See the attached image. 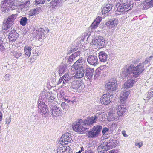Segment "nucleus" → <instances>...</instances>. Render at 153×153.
I'll return each mask as SVG.
<instances>
[{"instance_id":"nucleus-1","label":"nucleus","mask_w":153,"mask_h":153,"mask_svg":"<svg viewBox=\"0 0 153 153\" xmlns=\"http://www.w3.org/2000/svg\"><path fill=\"white\" fill-rule=\"evenodd\" d=\"M144 70L143 65L139 63L135 66L133 64L127 65L122 69L121 75L123 77L128 76L130 78H135L137 77Z\"/></svg>"},{"instance_id":"nucleus-2","label":"nucleus","mask_w":153,"mask_h":153,"mask_svg":"<svg viewBox=\"0 0 153 153\" xmlns=\"http://www.w3.org/2000/svg\"><path fill=\"white\" fill-rule=\"evenodd\" d=\"M97 119V116L94 115L91 117H88L87 119L84 120L80 119L76 123L75 125L73 126V129L75 131L80 132L82 133L88 128L86 127V126L89 127L92 125L96 122Z\"/></svg>"},{"instance_id":"nucleus-3","label":"nucleus","mask_w":153,"mask_h":153,"mask_svg":"<svg viewBox=\"0 0 153 153\" xmlns=\"http://www.w3.org/2000/svg\"><path fill=\"white\" fill-rule=\"evenodd\" d=\"M119 143V140L117 138H111L108 141L105 142L104 145L98 146L99 152L100 153H104L107 150L116 147Z\"/></svg>"},{"instance_id":"nucleus-4","label":"nucleus","mask_w":153,"mask_h":153,"mask_svg":"<svg viewBox=\"0 0 153 153\" xmlns=\"http://www.w3.org/2000/svg\"><path fill=\"white\" fill-rule=\"evenodd\" d=\"M83 65L82 59L81 58L72 66V70L74 71L75 76L78 78H81L84 76L85 71L83 68Z\"/></svg>"},{"instance_id":"nucleus-5","label":"nucleus","mask_w":153,"mask_h":153,"mask_svg":"<svg viewBox=\"0 0 153 153\" xmlns=\"http://www.w3.org/2000/svg\"><path fill=\"white\" fill-rule=\"evenodd\" d=\"M17 16L16 14H13L9 16L3 22L4 26L3 29L4 30H7L11 27L14 24L15 20Z\"/></svg>"},{"instance_id":"nucleus-6","label":"nucleus","mask_w":153,"mask_h":153,"mask_svg":"<svg viewBox=\"0 0 153 153\" xmlns=\"http://www.w3.org/2000/svg\"><path fill=\"white\" fill-rule=\"evenodd\" d=\"M1 5V10L4 13L7 12L9 10H13L15 9V6L13 1L10 0H4Z\"/></svg>"},{"instance_id":"nucleus-7","label":"nucleus","mask_w":153,"mask_h":153,"mask_svg":"<svg viewBox=\"0 0 153 153\" xmlns=\"http://www.w3.org/2000/svg\"><path fill=\"white\" fill-rule=\"evenodd\" d=\"M1 5V10L4 13L7 12L9 10H13L15 9V6L13 1L10 0H4Z\"/></svg>"},{"instance_id":"nucleus-8","label":"nucleus","mask_w":153,"mask_h":153,"mask_svg":"<svg viewBox=\"0 0 153 153\" xmlns=\"http://www.w3.org/2000/svg\"><path fill=\"white\" fill-rule=\"evenodd\" d=\"M102 128V126L100 125L93 127L92 129H90L88 132V137L93 138L97 137L99 135Z\"/></svg>"},{"instance_id":"nucleus-9","label":"nucleus","mask_w":153,"mask_h":153,"mask_svg":"<svg viewBox=\"0 0 153 153\" xmlns=\"http://www.w3.org/2000/svg\"><path fill=\"white\" fill-rule=\"evenodd\" d=\"M106 90L109 91H112L117 90V81L114 78L110 79L105 85Z\"/></svg>"},{"instance_id":"nucleus-10","label":"nucleus","mask_w":153,"mask_h":153,"mask_svg":"<svg viewBox=\"0 0 153 153\" xmlns=\"http://www.w3.org/2000/svg\"><path fill=\"white\" fill-rule=\"evenodd\" d=\"M133 6V1H131L129 3L128 2L120 4L117 7V10L121 12H125L130 10Z\"/></svg>"},{"instance_id":"nucleus-11","label":"nucleus","mask_w":153,"mask_h":153,"mask_svg":"<svg viewBox=\"0 0 153 153\" xmlns=\"http://www.w3.org/2000/svg\"><path fill=\"white\" fill-rule=\"evenodd\" d=\"M93 45L97 46L98 48H101L105 46V42L104 39L102 36H99L94 38L92 40Z\"/></svg>"},{"instance_id":"nucleus-12","label":"nucleus","mask_w":153,"mask_h":153,"mask_svg":"<svg viewBox=\"0 0 153 153\" xmlns=\"http://www.w3.org/2000/svg\"><path fill=\"white\" fill-rule=\"evenodd\" d=\"M72 140L71 134L67 133L62 135L60 139V143L62 145L68 144Z\"/></svg>"},{"instance_id":"nucleus-13","label":"nucleus","mask_w":153,"mask_h":153,"mask_svg":"<svg viewBox=\"0 0 153 153\" xmlns=\"http://www.w3.org/2000/svg\"><path fill=\"white\" fill-rule=\"evenodd\" d=\"M71 85L70 88L75 92L81 91L83 86L82 83L78 81H73Z\"/></svg>"},{"instance_id":"nucleus-14","label":"nucleus","mask_w":153,"mask_h":153,"mask_svg":"<svg viewBox=\"0 0 153 153\" xmlns=\"http://www.w3.org/2000/svg\"><path fill=\"white\" fill-rule=\"evenodd\" d=\"M38 108L40 113L42 115H45L49 112L47 106L44 102H40L38 104Z\"/></svg>"},{"instance_id":"nucleus-15","label":"nucleus","mask_w":153,"mask_h":153,"mask_svg":"<svg viewBox=\"0 0 153 153\" xmlns=\"http://www.w3.org/2000/svg\"><path fill=\"white\" fill-rule=\"evenodd\" d=\"M87 61L89 64L94 66L98 64V59L97 55H89L87 59Z\"/></svg>"},{"instance_id":"nucleus-16","label":"nucleus","mask_w":153,"mask_h":153,"mask_svg":"<svg viewBox=\"0 0 153 153\" xmlns=\"http://www.w3.org/2000/svg\"><path fill=\"white\" fill-rule=\"evenodd\" d=\"M51 108L50 111L53 117H54L60 115L61 111L59 107L54 105L51 106Z\"/></svg>"},{"instance_id":"nucleus-17","label":"nucleus","mask_w":153,"mask_h":153,"mask_svg":"<svg viewBox=\"0 0 153 153\" xmlns=\"http://www.w3.org/2000/svg\"><path fill=\"white\" fill-rule=\"evenodd\" d=\"M54 98V95L51 92H48L46 94L43 95L41 97L42 100L48 101V102H52Z\"/></svg>"},{"instance_id":"nucleus-18","label":"nucleus","mask_w":153,"mask_h":153,"mask_svg":"<svg viewBox=\"0 0 153 153\" xmlns=\"http://www.w3.org/2000/svg\"><path fill=\"white\" fill-rule=\"evenodd\" d=\"M62 1L61 0H52L50 3V11L52 12L54 11L57 7H59V3Z\"/></svg>"},{"instance_id":"nucleus-19","label":"nucleus","mask_w":153,"mask_h":153,"mask_svg":"<svg viewBox=\"0 0 153 153\" xmlns=\"http://www.w3.org/2000/svg\"><path fill=\"white\" fill-rule=\"evenodd\" d=\"M110 95L107 94H103L100 99V102L101 104L104 105H108L111 102Z\"/></svg>"},{"instance_id":"nucleus-20","label":"nucleus","mask_w":153,"mask_h":153,"mask_svg":"<svg viewBox=\"0 0 153 153\" xmlns=\"http://www.w3.org/2000/svg\"><path fill=\"white\" fill-rule=\"evenodd\" d=\"M57 153H71V150L69 146L62 145L57 149Z\"/></svg>"},{"instance_id":"nucleus-21","label":"nucleus","mask_w":153,"mask_h":153,"mask_svg":"<svg viewBox=\"0 0 153 153\" xmlns=\"http://www.w3.org/2000/svg\"><path fill=\"white\" fill-rule=\"evenodd\" d=\"M19 36V34L16 30L13 29L9 33L8 38L10 41L14 42L17 39Z\"/></svg>"},{"instance_id":"nucleus-22","label":"nucleus","mask_w":153,"mask_h":153,"mask_svg":"<svg viewBox=\"0 0 153 153\" xmlns=\"http://www.w3.org/2000/svg\"><path fill=\"white\" fill-rule=\"evenodd\" d=\"M98 57L100 61L105 62L107 60L108 55L104 51H101L98 53Z\"/></svg>"},{"instance_id":"nucleus-23","label":"nucleus","mask_w":153,"mask_h":153,"mask_svg":"<svg viewBox=\"0 0 153 153\" xmlns=\"http://www.w3.org/2000/svg\"><path fill=\"white\" fill-rule=\"evenodd\" d=\"M45 30L43 28H40L35 32V37L37 39H41L45 37Z\"/></svg>"},{"instance_id":"nucleus-24","label":"nucleus","mask_w":153,"mask_h":153,"mask_svg":"<svg viewBox=\"0 0 153 153\" xmlns=\"http://www.w3.org/2000/svg\"><path fill=\"white\" fill-rule=\"evenodd\" d=\"M67 65L66 64H62L57 68L59 75L61 76L66 71Z\"/></svg>"},{"instance_id":"nucleus-25","label":"nucleus","mask_w":153,"mask_h":153,"mask_svg":"<svg viewBox=\"0 0 153 153\" xmlns=\"http://www.w3.org/2000/svg\"><path fill=\"white\" fill-rule=\"evenodd\" d=\"M119 115L117 113L109 112L108 114V119L109 121L114 120L117 121L119 119Z\"/></svg>"},{"instance_id":"nucleus-26","label":"nucleus","mask_w":153,"mask_h":153,"mask_svg":"<svg viewBox=\"0 0 153 153\" xmlns=\"http://www.w3.org/2000/svg\"><path fill=\"white\" fill-rule=\"evenodd\" d=\"M94 68H90L89 67H87L85 69V76L89 79H91L94 75Z\"/></svg>"},{"instance_id":"nucleus-27","label":"nucleus","mask_w":153,"mask_h":153,"mask_svg":"<svg viewBox=\"0 0 153 153\" xmlns=\"http://www.w3.org/2000/svg\"><path fill=\"white\" fill-rule=\"evenodd\" d=\"M130 93V90L127 89L125 90L124 91L121 93L120 97V101L121 102H123L128 98L129 94Z\"/></svg>"},{"instance_id":"nucleus-28","label":"nucleus","mask_w":153,"mask_h":153,"mask_svg":"<svg viewBox=\"0 0 153 153\" xmlns=\"http://www.w3.org/2000/svg\"><path fill=\"white\" fill-rule=\"evenodd\" d=\"M144 4L143 7V9L144 10H147L153 7V0H145L143 2Z\"/></svg>"},{"instance_id":"nucleus-29","label":"nucleus","mask_w":153,"mask_h":153,"mask_svg":"<svg viewBox=\"0 0 153 153\" xmlns=\"http://www.w3.org/2000/svg\"><path fill=\"white\" fill-rule=\"evenodd\" d=\"M102 18L100 17H98L92 23L90 26L91 28L92 29H95L98 26L100 22L102 20Z\"/></svg>"},{"instance_id":"nucleus-30","label":"nucleus","mask_w":153,"mask_h":153,"mask_svg":"<svg viewBox=\"0 0 153 153\" xmlns=\"http://www.w3.org/2000/svg\"><path fill=\"white\" fill-rule=\"evenodd\" d=\"M118 23V20L117 19L111 20L107 23L108 26H109V28H114L116 26Z\"/></svg>"},{"instance_id":"nucleus-31","label":"nucleus","mask_w":153,"mask_h":153,"mask_svg":"<svg viewBox=\"0 0 153 153\" xmlns=\"http://www.w3.org/2000/svg\"><path fill=\"white\" fill-rule=\"evenodd\" d=\"M104 67L103 66H101L97 68L95 71L94 79H97L100 76L101 71L104 69Z\"/></svg>"},{"instance_id":"nucleus-32","label":"nucleus","mask_w":153,"mask_h":153,"mask_svg":"<svg viewBox=\"0 0 153 153\" xmlns=\"http://www.w3.org/2000/svg\"><path fill=\"white\" fill-rule=\"evenodd\" d=\"M112 5L110 4H107L102 10V14H105L108 12L112 9Z\"/></svg>"},{"instance_id":"nucleus-33","label":"nucleus","mask_w":153,"mask_h":153,"mask_svg":"<svg viewBox=\"0 0 153 153\" xmlns=\"http://www.w3.org/2000/svg\"><path fill=\"white\" fill-rule=\"evenodd\" d=\"M135 81L134 79H129L124 84V86L125 88L128 89V88H131L135 83Z\"/></svg>"},{"instance_id":"nucleus-34","label":"nucleus","mask_w":153,"mask_h":153,"mask_svg":"<svg viewBox=\"0 0 153 153\" xmlns=\"http://www.w3.org/2000/svg\"><path fill=\"white\" fill-rule=\"evenodd\" d=\"M126 109L122 106H119L117 108V113L119 116H121L126 112Z\"/></svg>"},{"instance_id":"nucleus-35","label":"nucleus","mask_w":153,"mask_h":153,"mask_svg":"<svg viewBox=\"0 0 153 153\" xmlns=\"http://www.w3.org/2000/svg\"><path fill=\"white\" fill-rule=\"evenodd\" d=\"M32 47L30 46H25L24 47V52L25 54L28 56L30 57L31 55V51Z\"/></svg>"},{"instance_id":"nucleus-36","label":"nucleus","mask_w":153,"mask_h":153,"mask_svg":"<svg viewBox=\"0 0 153 153\" xmlns=\"http://www.w3.org/2000/svg\"><path fill=\"white\" fill-rule=\"evenodd\" d=\"M38 53L39 52L36 51L33 52V54L30 59V60H32V62H34L37 59V56L39 55Z\"/></svg>"},{"instance_id":"nucleus-37","label":"nucleus","mask_w":153,"mask_h":153,"mask_svg":"<svg viewBox=\"0 0 153 153\" xmlns=\"http://www.w3.org/2000/svg\"><path fill=\"white\" fill-rule=\"evenodd\" d=\"M30 1H27L25 2H22L20 5V8L22 9L23 8H26L30 4Z\"/></svg>"},{"instance_id":"nucleus-38","label":"nucleus","mask_w":153,"mask_h":153,"mask_svg":"<svg viewBox=\"0 0 153 153\" xmlns=\"http://www.w3.org/2000/svg\"><path fill=\"white\" fill-rule=\"evenodd\" d=\"M27 21V18L26 17H22L20 21V23L22 26H25V25Z\"/></svg>"},{"instance_id":"nucleus-39","label":"nucleus","mask_w":153,"mask_h":153,"mask_svg":"<svg viewBox=\"0 0 153 153\" xmlns=\"http://www.w3.org/2000/svg\"><path fill=\"white\" fill-rule=\"evenodd\" d=\"M13 54L15 58L18 59L22 56V53L20 52L14 51Z\"/></svg>"},{"instance_id":"nucleus-40","label":"nucleus","mask_w":153,"mask_h":153,"mask_svg":"<svg viewBox=\"0 0 153 153\" xmlns=\"http://www.w3.org/2000/svg\"><path fill=\"white\" fill-rule=\"evenodd\" d=\"M65 97V93L62 91H61L58 94V97L61 100L63 99Z\"/></svg>"},{"instance_id":"nucleus-41","label":"nucleus","mask_w":153,"mask_h":153,"mask_svg":"<svg viewBox=\"0 0 153 153\" xmlns=\"http://www.w3.org/2000/svg\"><path fill=\"white\" fill-rule=\"evenodd\" d=\"M77 47H78L77 45L76 46L73 45L72 46V48L68 50V53H71L77 50L78 49Z\"/></svg>"},{"instance_id":"nucleus-42","label":"nucleus","mask_w":153,"mask_h":153,"mask_svg":"<svg viewBox=\"0 0 153 153\" xmlns=\"http://www.w3.org/2000/svg\"><path fill=\"white\" fill-rule=\"evenodd\" d=\"M3 41L0 39V51H4L5 50V49L3 46Z\"/></svg>"},{"instance_id":"nucleus-43","label":"nucleus","mask_w":153,"mask_h":153,"mask_svg":"<svg viewBox=\"0 0 153 153\" xmlns=\"http://www.w3.org/2000/svg\"><path fill=\"white\" fill-rule=\"evenodd\" d=\"M84 39H79L77 42L76 45L79 47H81L82 45L83 44Z\"/></svg>"},{"instance_id":"nucleus-44","label":"nucleus","mask_w":153,"mask_h":153,"mask_svg":"<svg viewBox=\"0 0 153 153\" xmlns=\"http://www.w3.org/2000/svg\"><path fill=\"white\" fill-rule=\"evenodd\" d=\"M152 57L150 56L148 58H146L144 61L143 62V63H140L141 64H142L143 65L144 67V65L148 64L150 62V60L151 59Z\"/></svg>"},{"instance_id":"nucleus-45","label":"nucleus","mask_w":153,"mask_h":153,"mask_svg":"<svg viewBox=\"0 0 153 153\" xmlns=\"http://www.w3.org/2000/svg\"><path fill=\"white\" fill-rule=\"evenodd\" d=\"M75 58L73 56L71 55L68 58V62L69 64L71 63L75 59Z\"/></svg>"},{"instance_id":"nucleus-46","label":"nucleus","mask_w":153,"mask_h":153,"mask_svg":"<svg viewBox=\"0 0 153 153\" xmlns=\"http://www.w3.org/2000/svg\"><path fill=\"white\" fill-rule=\"evenodd\" d=\"M67 104L64 102H62L61 104V106L63 109L66 110L68 108Z\"/></svg>"},{"instance_id":"nucleus-47","label":"nucleus","mask_w":153,"mask_h":153,"mask_svg":"<svg viewBox=\"0 0 153 153\" xmlns=\"http://www.w3.org/2000/svg\"><path fill=\"white\" fill-rule=\"evenodd\" d=\"M11 75L9 74H6L4 76L5 80L6 81L9 80L10 79Z\"/></svg>"},{"instance_id":"nucleus-48","label":"nucleus","mask_w":153,"mask_h":153,"mask_svg":"<svg viewBox=\"0 0 153 153\" xmlns=\"http://www.w3.org/2000/svg\"><path fill=\"white\" fill-rule=\"evenodd\" d=\"M80 53V51H77L74 53L72 55L75 58H76V57L78 56L79 55Z\"/></svg>"},{"instance_id":"nucleus-49","label":"nucleus","mask_w":153,"mask_h":153,"mask_svg":"<svg viewBox=\"0 0 153 153\" xmlns=\"http://www.w3.org/2000/svg\"><path fill=\"white\" fill-rule=\"evenodd\" d=\"M11 121V118L10 117H7L6 119V124L7 125L9 124Z\"/></svg>"},{"instance_id":"nucleus-50","label":"nucleus","mask_w":153,"mask_h":153,"mask_svg":"<svg viewBox=\"0 0 153 153\" xmlns=\"http://www.w3.org/2000/svg\"><path fill=\"white\" fill-rule=\"evenodd\" d=\"M36 4H43L45 1V0H36Z\"/></svg>"},{"instance_id":"nucleus-51","label":"nucleus","mask_w":153,"mask_h":153,"mask_svg":"<svg viewBox=\"0 0 153 153\" xmlns=\"http://www.w3.org/2000/svg\"><path fill=\"white\" fill-rule=\"evenodd\" d=\"M148 96L147 98H148V99H150L152 97H153V91L151 92H149Z\"/></svg>"},{"instance_id":"nucleus-52","label":"nucleus","mask_w":153,"mask_h":153,"mask_svg":"<svg viewBox=\"0 0 153 153\" xmlns=\"http://www.w3.org/2000/svg\"><path fill=\"white\" fill-rule=\"evenodd\" d=\"M71 98L69 97H68L65 96V97L63 98L64 100L67 102H69L71 101Z\"/></svg>"},{"instance_id":"nucleus-53","label":"nucleus","mask_w":153,"mask_h":153,"mask_svg":"<svg viewBox=\"0 0 153 153\" xmlns=\"http://www.w3.org/2000/svg\"><path fill=\"white\" fill-rule=\"evenodd\" d=\"M64 75L65 76V77L64 79H66L67 80V82H68L69 80L71 79V77H69L68 75L67 74H65Z\"/></svg>"},{"instance_id":"nucleus-54","label":"nucleus","mask_w":153,"mask_h":153,"mask_svg":"<svg viewBox=\"0 0 153 153\" xmlns=\"http://www.w3.org/2000/svg\"><path fill=\"white\" fill-rule=\"evenodd\" d=\"M109 130V129L106 128V127H105L103 129L102 131V133L103 134H105L108 131V130Z\"/></svg>"},{"instance_id":"nucleus-55","label":"nucleus","mask_w":153,"mask_h":153,"mask_svg":"<svg viewBox=\"0 0 153 153\" xmlns=\"http://www.w3.org/2000/svg\"><path fill=\"white\" fill-rule=\"evenodd\" d=\"M65 75L63 76L62 77H61L58 81V84H59L63 80V79L64 78Z\"/></svg>"},{"instance_id":"nucleus-56","label":"nucleus","mask_w":153,"mask_h":153,"mask_svg":"<svg viewBox=\"0 0 153 153\" xmlns=\"http://www.w3.org/2000/svg\"><path fill=\"white\" fill-rule=\"evenodd\" d=\"M135 145L137 146H138L139 148H140L143 145V143L141 142L140 143H135Z\"/></svg>"},{"instance_id":"nucleus-57","label":"nucleus","mask_w":153,"mask_h":153,"mask_svg":"<svg viewBox=\"0 0 153 153\" xmlns=\"http://www.w3.org/2000/svg\"><path fill=\"white\" fill-rule=\"evenodd\" d=\"M146 15L144 14H142L141 15H139L138 18L140 20H142L143 18L145 17Z\"/></svg>"},{"instance_id":"nucleus-58","label":"nucleus","mask_w":153,"mask_h":153,"mask_svg":"<svg viewBox=\"0 0 153 153\" xmlns=\"http://www.w3.org/2000/svg\"><path fill=\"white\" fill-rule=\"evenodd\" d=\"M84 153H94L93 151L91 150H87L85 151Z\"/></svg>"},{"instance_id":"nucleus-59","label":"nucleus","mask_w":153,"mask_h":153,"mask_svg":"<svg viewBox=\"0 0 153 153\" xmlns=\"http://www.w3.org/2000/svg\"><path fill=\"white\" fill-rule=\"evenodd\" d=\"M108 153H117V150H112L109 151Z\"/></svg>"},{"instance_id":"nucleus-60","label":"nucleus","mask_w":153,"mask_h":153,"mask_svg":"<svg viewBox=\"0 0 153 153\" xmlns=\"http://www.w3.org/2000/svg\"><path fill=\"white\" fill-rule=\"evenodd\" d=\"M122 134L125 137H127L128 135L126 134V131H122Z\"/></svg>"},{"instance_id":"nucleus-61","label":"nucleus","mask_w":153,"mask_h":153,"mask_svg":"<svg viewBox=\"0 0 153 153\" xmlns=\"http://www.w3.org/2000/svg\"><path fill=\"white\" fill-rule=\"evenodd\" d=\"M34 117L35 119V120H37L38 116L36 115H34L32 116V117L33 118Z\"/></svg>"},{"instance_id":"nucleus-62","label":"nucleus","mask_w":153,"mask_h":153,"mask_svg":"<svg viewBox=\"0 0 153 153\" xmlns=\"http://www.w3.org/2000/svg\"><path fill=\"white\" fill-rule=\"evenodd\" d=\"M2 118V114L0 112V121H1Z\"/></svg>"},{"instance_id":"nucleus-63","label":"nucleus","mask_w":153,"mask_h":153,"mask_svg":"<svg viewBox=\"0 0 153 153\" xmlns=\"http://www.w3.org/2000/svg\"><path fill=\"white\" fill-rule=\"evenodd\" d=\"M63 80H64L63 82V84H66V83L68 82H67V80L66 79H64Z\"/></svg>"},{"instance_id":"nucleus-64","label":"nucleus","mask_w":153,"mask_h":153,"mask_svg":"<svg viewBox=\"0 0 153 153\" xmlns=\"http://www.w3.org/2000/svg\"><path fill=\"white\" fill-rule=\"evenodd\" d=\"M87 36V35L86 34H84L83 36H82V38L81 39H84V40L85 39L86 37Z\"/></svg>"}]
</instances>
